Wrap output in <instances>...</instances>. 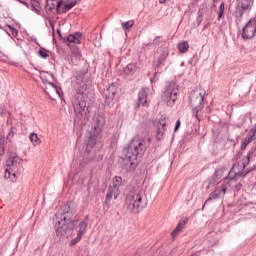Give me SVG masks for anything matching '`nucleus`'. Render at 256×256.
<instances>
[{
    "mask_svg": "<svg viewBox=\"0 0 256 256\" xmlns=\"http://www.w3.org/2000/svg\"><path fill=\"white\" fill-rule=\"evenodd\" d=\"M115 93H117V88L114 85H111L104 92L105 95V105L107 107H113L115 105Z\"/></svg>",
    "mask_w": 256,
    "mask_h": 256,
    "instance_id": "dca6fc26",
    "label": "nucleus"
},
{
    "mask_svg": "<svg viewBox=\"0 0 256 256\" xmlns=\"http://www.w3.org/2000/svg\"><path fill=\"white\" fill-rule=\"evenodd\" d=\"M42 83L44 85H47L46 89H45V93L46 95H49V92L47 91V89H50V91H52L53 93H57L59 95V89L57 88V85L43 79Z\"/></svg>",
    "mask_w": 256,
    "mask_h": 256,
    "instance_id": "b1692460",
    "label": "nucleus"
},
{
    "mask_svg": "<svg viewBox=\"0 0 256 256\" xmlns=\"http://www.w3.org/2000/svg\"><path fill=\"white\" fill-rule=\"evenodd\" d=\"M231 187V183L227 182L226 184H221L218 186L215 191L210 193L208 199L205 201V205L209 203V201H213L215 199H221L222 197H225V193H227V190Z\"/></svg>",
    "mask_w": 256,
    "mask_h": 256,
    "instance_id": "4468645a",
    "label": "nucleus"
},
{
    "mask_svg": "<svg viewBox=\"0 0 256 256\" xmlns=\"http://www.w3.org/2000/svg\"><path fill=\"white\" fill-rule=\"evenodd\" d=\"M88 93L87 85L83 84L77 88L76 94L72 99L75 113L81 115L84 119H89V113H91V106L87 102L89 101Z\"/></svg>",
    "mask_w": 256,
    "mask_h": 256,
    "instance_id": "f03ea898",
    "label": "nucleus"
},
{
    "mask_svg": "<svg viewBox=\"0 0 256 256\" xmlns=\"http://www.w3.org/2000/svg\"><path fill=\"white\" fill-rule=\"evenodd\" d=\"M22 5H25V7H29V3L25 2V1H21Z\"/></svg>",
    "mask_w": 256,
    "mask_h": 256,
    "instance_id": "49530a36",
    "label": "nucleus"
},
{
    "mask_svg": "<svg viewBox=\"0 0 256 256\" xmlns=\"http://www.w3.org/2000/svg\"><path fill=\"white\" fill-rule=\"evenodd\" d=\"M120 193H121L120 190L109 187L108 192L106 194L105 205H109L112 198L117 199L119 197Z\"/></svg>",
    "mask_w": 256,
    "mask_h": 256,
    "instance_id": "aec40b11",
    "label": "nucleus"
},
{
    "mask_svg": "<svg viewBox=\"0 0 256 256\" xmlns=\"http://www.w3.org/2000/svg\"><path fill=\"white\" fill-rule=\"evenodd\" d=\"M179 95V85L175 82H167L162 99L165 101L168 107H173L175 101H177V96Z\"/></svg>",
    "mask_w": 256,
    "mask_h": 256,
    "instance_id": "0eeeda50",
    "label": "nucleus"
},
{
    "mask_svg": "<svg viewBox=\"0 0 256 256\" xmlns=\"http://www.w3.org/2000/svg\"><path fill=\"white\" fill-rule=\"evenodd\" d=\"M236 11L235 17L237 19H242L243 14L251 11L255 5V0H236Z\"/></svg>",
    "mask_w": 256,
    "mask_h": 256,
    "instance_id": "9d476101",
    "label": "nucleus"
},
{
    "mask_svg": "<svg viewBox=\"0 0 256 256\" xmlns=\"http://www.w3.org/2000/svg\"><path fill=\"white\" fill-rule=\"evenodd\" d=\"M13 135H14V132H13V130H11L7 136V139H11L13 137Z\"/></svg>",
    "mask_w": 256,
    "mask_h": 256,
    "instance_id": "c03bdc74",
    "label": "nucleus"
},
{
    "mask_svg": "<svg viewBox=\"0 0 256 256\" xmlns=\"http://www.w3.org/2000/svg\"><path fill=\"white\" fill-rule=\"evenodd\" d=\"M77 221V225L79 227V230H78V235H84V233L87 232V225H89V215H86L84 220L80 221L79 220H76Z\"/></svg>",
    "mask_w": 256,
    "mask_h": 256,
    "instance_id": "412c9836",
    "label": "nucleus"
},
{
    "mask_svg": "<svg viewBox=\"0 0 256 256\" xmlns=\"http://www.w3.org/2000/svg\"><path fill=\"white\" fill-rule=\"evenodd\" d=\"M163 41V37L156 36L152 43L144 44V47H151V45H159Z\"/></svg>",
    "mask_w": 256,
    "mask_h": 256,
    "instance_id": "f704fd0d",
    "label": "nucleus"
},
{
    "mask_svg": "<svg viewBox=\"0 0 256 256\" xmlns=\"http://www.w3.org/2000/svg\"><path fill=\"white\" fill-rule=\"evenodd\" d=\"M77 5L76 1L71 0H58V13H67Z\"/></svg>",
    "mask_w": 256,
    "mask_h": 256,
    "instance_id": "f3484780",
    "label": "nucleus"
},
{
    "mask_svg": "<svg viewBox=\"0 0 256 256\" xmlns=\"http://www.w3.org/2000/svg\"><path fill=\"white\" fill-rule=\"evenodd\" d=\"M255 135H256V124L251 128L247 136L242 140L241 142L242 150L247 149V145H249V143H252L255 140Z\"/></svg>",
    "mask_w": 256,
    "mask_h": 256,
    "instance_id": "a211bd4d",
    "label": "nucleus"
},
{
    "mask_svg": "<svg viewBox=\"0 0 256 256\" xmlns=\"http://www.w3.org/2000/svg\"><path fill=\"white\" fill-rule=\"evenodd\" d=\"M179 127H181V120H177L175 127H174V131H179Z\"/></svg>",
    "mask_w": 256,
    "mask_h": 256,
    "instance_id": "37998d69",
    "label": "nucleus"
},
{
    "mask_svg": "<svg viewBox=\"0 0 256 256\" xmlns=\"http://www.w3.org/2000/svg\"><path fill=\"white\" fill-rule=\"evenodd\" d=\"M187 221L185 220H181L178 225L176 226V228L172 231L171 235L173 238L177 237L179 235V233H181V230L183 229V227H185Z\"/></svg>",
    "mask_w": 256,
    "mask_h": 256,
    "instance_id": "a878e982",
    "label": "nucleus"
},
{
    "mask_svg": "<svg viewBox=\"0 0 256 256\" xmlns=\"http://www.w3.org/2000/svg\"><path fill=\"white\" fill-rule=\"evenodd\" d=\"M223 13H225V3L224 2H222L219 6L218 19H221L223 17Z\"/></svg>",
    "mask_w": 256,
    "mask_h": 256,
    "instance_id": "58836bf2",
    "label": "nucleus"
},
{
    "mask_svg": "<svg viewBox=\"0 0 256 256\" xmlns=\"http://www.w3.org/2000/svg\"><path fill=\"white\" fill-rule=\"evenodd\" d=\"M169 57V51L163 50L158 57L156 67H163L165 65V61H167V58Z\"/></svg>",
    "mask_w": 256,
    "mask_h": 256,
    "instance_id": "5701e85b",
    "label": "nucleus"
},
{
    "mask_svg": "<svg viewBox=\"0 0 256 256\" xmlns=\"http://www.w3.org/2000/svg\"><path fill=\"white\" fill-rule=\"evenodd\" d=\"M2 155H5V139L3 136H0V157H2Z\"/></svg>",
    "mask_w": 256,
    "mask_h": 256,
    "instance_id": "4c0bfd02",
    "label": "nucleus"
},
{
    "mask_svg": "<svg viewBox=\"0 0 256 256\" xmlns=\"http://www.w3.org/2000/svg\"><path fill=\"white\" fill-rule=\"evenodd\" d=\"M256 33V19L251 18L243 28V39H253Z\"/></svg>",
    "mask_w": 256,
    "mask_h": 256,
    "instance_id": "2eb2a0df",
    "label": "nucleus"
},
{
    "mask_svg": "<svg viewBox=\"0 0 256 256\" xmlns=\"http://www.w3.org/2000/svg\"><path fill=\"white\" fill-rule=\"evenodd\" d=\"M250 161H251V151L247 154L245 158H243L240 165L245 169V167L249 165Z\"/></svg>",
    "mask_w": 256,
    "mask_h": 256,
    "instance_id": "c9c22d12",
    "label": "nucleus"
},
{
    "mask_svg": "<svg viewBox=\"0 0 256 256\" xmlns=\"http://www.w3.org/2000/svg\"><path fill=\"white\" fill-rule=\"evenodd\" d=\"M214 1V3H217V1H219V0H213Z\"/></svg>",
    "mask_w": 256,
    "mask_h": 256,
    "instance_id": "8fccbe9b",
    "label": "nucleus"
},
{
    "mask_svg": "<svg viewBox=\"0 0 256 256\" xmlns=\"http://www.w3.org/2000/svg\"><path fill=\"white\" fill-rule=\"evenodd\" d=\"M122 181H123V178H121V176H115L113 178V184L110 187L112 189H116V191H119V187H121Z\"/></svg>",
    "mask_w": 256,
    "mask_h": 256,
    "instance_id": "bb28decb",
    "label": "nucleus"
},
{
    "mask_svg": "<svg viewBox=\"0 0 256 256\" xmlns=\"http://www.w3.org/2000/svg\"><path fill=\"white\" fill-rule=\"evenodd\" d=\"M203 23V16L202 14L198 15L196 21L194 22V27H199Z\"/></svg>",
    "mask_w": 256,
    "mask_h": 256,
    "instance_id": "a19ab883",
    "label": "nucleus"
},
{
    "mask_svg": "<svg viewBox=\"0 0 256 256\" xmlns=\"http://www.w3.org/2000/svg\"><path fill=\"white\" fill-rule=\"evenodd\" d=\"M255 169H256V166H253L252 168H250V169L247 171V173H250V171H255Z\"/></svg>",
    "mask_w": 256,
    "mask_h": 256,
    "instance_id": "de8ad7c7",
    "label": "nucleus"
},
{
    "mask_svg": "<svg viewBox=\"0 0 256 256\" xmlns=\"http://www.w3.org/2000/svg\"><path fill=\"white\" fill-rule=\"evenodd\" d=\"M71 53H72V61L74 59H81V50H79L76 46H73L71 48Z\"/></svg>",
    "mask_w": 256,
    "mask_h": 256,
    "instance_id": "7c9ffc66",
    "label": "nucleus"
},
{
    "mask_svg": "<svg viewBox=\"0 0 256 256\" xmlns=\"http://www.w3.org/2000/svg\"><path fill=\"white\" fill-rule=\"evenodd\" d=\"M12 29V31H15V29L14 28H11Z\"/></svg>",
    "mask_w": 256,
    "mask_h": 256,
    "instance_id": "3c124183",
    "label": "nucleus"
},
{
    "mask_svg": "<svg viewBox=\"0 0 256 256\" xmlns=\"http://www.w3.org/2000/svg\"><path fill=\"white\" fill-rule=\"evenodd\" d=\"M97 138L88 137L86 142V151L84 157L88 163L91 161H102L103 154H101V149L97 148Z\"/></svg>",
    "mask_w": 256,
    "mask_h": 256,
    "instance_id": "39448f33",
    "label": "nucleus"
},
{
    "mask_svg": "<svg viewBox=\"0 0 256 256\" xmlns=\"http://www.w3.org/2000/svg\"><path fill=\"white\" fill-rule=\"evenodd\" d=\"M125 203L127 209H129L131 213H139V211H143V209L147 207V195L143 188L139 186L132 187L126 195Z\"/></svg>",
    "mask_w": 256,
    "mask_h": 256,
    "instance_id": "f257e3e1",
    "label": "nucleus"
},
{
    "mask_svg": "<svg viewBox=\"0 0 256 256\" xmlns=\"http://www.w3.org/2000/svg\"><path fill=\"white\" fill-rule=\"evenodd\" d=\"M205 89L199 87L196 88L194 91L190 94V105L193 109V117H197L199 115V111L203 109V103L205 101V95H206Z\"/></svg>",
    "mask_w": 256,
    "mask_h": 256,
    "instance_id": "423d86ee",
    "label": "nucleus"
},
{
    "mask_svg": "<svg viewBox=\"0 0 256 256\" xmlns=\"http://www.w3.org/2000/svg\"><path fill=\"white\" fill-rule=\"evenodd\" d=\"M38 55H39V57H41V59H48L49 51L47 49L41 48L38 51Z\"/></svg>",
    "mask_w": 256,
    "mask_h": 256,
    "instance_id": "e433bc0d",
    "label": "nucleus"
},
{
    "mask_svg": "<svg viewBox=\"0 0 256 256\" xmlns=\"http://www.w3.org/2000/svg\"><path fill=\"white\" fill-rule=\"evenodd\" d=\"M147 107V89L143 88L139 93H138V100L135 106V109H139V107Z\"/></svg>",
    "mask_w": 256,
    "mask_h": 256,
    "instance_id": "6ab92c4d",
    "label": "nucleus"
},
{
    "mask_svg": "<svg viewBox=\"0 0 256 256\" xmlns=\"http://www.w3.org/2000/svg\"><path fill=\"white\" fill-rule=\"evenodd\" d=\"M5 117V106L0 105V119H3Z\"/></svg>",
    "mask_w": 256,
    "mask_h": 256,
    "instance_id": "79ce46f5",
    "label": "nucleus"
},
{
    "mask_svg": "<svg viewBox=\"0 0 256 256\" xmlns=\"http://www.w3.org/2000/svg\"><path fill=\"white\" fill-rule=\"evenodd\" d=\"M169 123V117L162 115L158 120L154 121V125L156 127V139L161 141L165 135V131H167V125Z\"/></svg>",
    "mask_w": 256,
    "mask_h": 256,
    "instance_id": "f8f14e48",
    "label": "nucleus"
},
{
    "mask_svg": "<svg viewBox=\"0 0 256 256\" xmlns=\"http://www.w3.org/2000/svg\"><path fill=\"white\" fill-rule=\"evenodd\" d=\"M225 174V168H217L214 172V179L218 181Z\"/></svg>",
    "mask_w": 256,
    "mask_h": 256,
    "instance_id": "473e14b6",
    "label": "nucleus"
},
{
    "mask_svg": "<svg viewBox=\"0 0 256 256\" xmlns=\"http://www.w3.org/2000/svg\"><path fill=\"white\" fill-rule=\"evenodd\" d=\"M72 217V212H64L61 215L60 220L55 225L57 237H66V239H69L73 235V227H77L78 222L77 220L72 221Z\"/></svg>",
    "mask_w": 256,
    "mask_h": 256,
    "instance_id": "7ed1b4c3",
    "label": "nucleus"
},
{
    "mask_svg": "<svg viewBox=\"0 0 256 256\" xmlns=\"http://www.w3.org/2000/svg\"><path fill=\"white\" fill-rule=\"evenodd\" d=\"M120 165L124 171H135L137 169V158H133L128 152H124L120 160Z\"/></svg>",
    "mask_w": 256,
    "mask_h": 256,
    "instance_id": "ddd939ff",
    "label": "nucleus"
},
{
    "mask_svg": "<svg viewBox=\"0 0 256 256\" xmlns=\"http://www.w3.org/2000/svg\"><path fill=\"white\" fill-rule=\"evenodd\" d=\"M145 145V139L134 137L127 149L124 150V153H128L129 155H132L133 159H137V157H141V155L145 153Z\"/></svg>",
    "mask_w": 256,
    "mask_h": 256,
    "instance_id": "6e6552de",
    "label": "nucleus"
},
{
    "mask_svg": "<svg viewBox=\"0 0 256 256\" xmlns=\"http://www.w3.org/2000/svg\"><path fill=\"white\" fill-rule=\"evenodd\" d=\"M244 173L245 168L240 163L234 164L226 177V181H228V183L231 185L232 183L238 181L240 177H245Z\"/></svg>",
    "mask_w": 256,
    "mask_h": 256,
    "instance_id": "9b49d317",
    "label": "nucleus"
},
{
    "mask_svg": "<svg viewBox=\"0 0 256 256\" xmlns=\"http://www.w3.org/2000/svg\"><path fill=\"white\" fill-rule=\"evenodd\" d=\"M105 114L98 113L93 117V123L92 128L90 131V136L94 139H99L101 137V134L103 133V127H105Z\"/></svg>",
    "mask_w": 256,
    "mask_h": 256,
    "instance_id": "1a4fd4ad",
    "label": "nucleus"
},
{
    "mask_svg": "<svg viewBox=\"0 0 256 256\" xmlns=\"http://www.w3.org/2000/svg\"><path fill=\"white\" fill-rule=\"evenodd\" d=\"M81 32H76L67 36L68 43H75L76 45L81 44Z\"/></svg>",
    "mask_w": 256,
    "mask_h": 256,
    "instance_id": "4be33fe9",
    "label": "nucleus"
},
{
    "mask_svg": "<svg viewBox=\"0 0 256 256\" xmlns=\"http://www.w3.org/2000/svg\"><path fill=\"white\" fill-rule=\"evenodd\" d=\"M49 23H50V27H52V29H53V31L55 30V24L53 23V21H49Z\"/></svg>",
    "mask_w": 256,
    "mask_h": 256,
    "instance_id": "a18cd8bd",
    "label": "nucleus"
},
{
    "mask_svg": "<svg viewBox=\"0 0 256 256\" xmlns=\"http://www.w3.org/2000/svg\"><path fill=\"white\" fill-rule=\"evenodd\" d=\"M82 237L83 236L81 234H77L76 238H74L70 241V247H73V245H77V243H79V241H81Z\"/></svg>",
    "mask_w": 256,
    "mask_h": 256,
    "instance_id": "ea45409f",
    "label": "nucleus"
},
{
    "mask_svg": "<svg viewBox=\"0 0 256 256\" xmlns=\"http://www.w3.org/2000/svg\"><path fill=\"white\" fill-rule=\"evenodd\" d=\"M167 0H159V3H165Z\"/></svg>",
    "mask_w": 256,
    "mask_h": 256,
    "instance_id": "09e8293b",
    "label": "nucleus"
},
{
    "mask_svg": "<svg viewBox=\"0 0 256 256\" xmlns=\"http://www.w3.org/2000/svg\"><path fill=\"white\" fill-rule=\"evenodd\" d=\"M122 29L124 31H127L129 29H131V27H133V25H135V22L133 20L127 21V22H122Z\"/></svg>",
    "mask_w": 256,
    "mask_h": 256,
    "instance_id": "72a5a7b5",
    "label": "nucleus"
},
{
    "mask_svg": "<svg viewBox=\"0 0 256 256\" xmlns=\"http://www.w3.org/2000/svg\"><path fill=\"white\" fill-rule=\"evenodd\" d=\"M29 139L34 146L41 144V139H39V136L36 133H31Z\"/></svg>",
    "mask_w": 256,
    "mask_h": 256,
    "instance_id": "c756f323",
    "label": "nucleus"
},
{
    "mask_svg": "<svg viewBox=\"0 0 256 256\" xmlns=\"http://www.w3.org/2000/svg\"><path fill=\"white\" fill-rule=\"evenodd\" d=\"M56 9L57 13H59V0H50L46 4L47 11H53Z\"/></svg>",
    "mask_w": 256,
    "mask_h": 256,
    "instance_id": "393cba45",
    "label": "nucleus"
},
{
    "mask_svg": "<svg viewBox=\"0 0 256 256\" xmlns=\"http://www.w3.org/2000/svg\"><path fill=\"white\" fill-rule=\"evenodd\" d=\"M123 71L125 75H133L137 71V66L135 64H128Z\"/></svg>",
    "mask_w": 256,
    "mask_h": 256,
    "instance_id": "cd10ccee",
    "label": "nucleus"
},
{
    "mask_svg": "<svg viewBox=\"0 0 256 256\" xmlns=\"http://www.w3.org/2000/svg\"><path fill=\"white\" fill-rule=\"evenodd\" d=\"M31 7L32 11H35V13H39V11H41V4L37 0H31Z\"/></svg>",
    "mask_w": 256,
    "mask_h": 256,
    "instance_id": "2f4dec72",
    "label": "nucleus"
},
{
    "mask_svg": "<svg viewBox=\"0 0 256 256\" xmlns=\"http://www.w3.org/2000/svg\"><path fill=\"white\" fill-rule=\"evenodd\" d=\"M21 175V158L16 154H11L6 161L5 179H17Z\"/></svg>",
    "mask_w": 256,
    "mask_h": 256,
    "instance_id": "20e7f679",
    "label": "nucleus"
},
{
    "mask_svg": "<svg viewBox=\"0 0 256 256\" xmlns=\"http://www.w3.org/2000/svg\"><path fill=\"white\" fill-rule=\"evenodd\" d=\"M178 49L180 53H186L189 50V43L187 41L179 42Z\"/></svg>",
    "mask_w": 256,
    "mask_h": 256,
    "instance_id": "c85d7f7f",
    "label": "nucleus"
}]
</instances>
